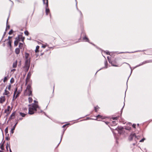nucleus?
Listing matches in <instances>:
<instances>
[{"mask_svg":"<svg viewBox=\"0 0 152 152\" xmlns=\"http://www.w3.org/2000/svg\"><path fill=\"white\" fill-rule=\"evenodd\" d=\"M0 148L1 150H3L4 149V146L3 144H2L0 146Z\"/></svg>","mask_w":152,"mask_h":152,"instance_id":"nucleus-34","label":"nucleus"},{"mask_svg":"<svg viewBox=\"0 0 152 152\" xmlns=\"http://www.w3.org/2000/svg\"><path fill=\"white\" fill-rule=\"evenodd\" d=\"M17 123H16L15 124V126H14V127H15V126H16V124H17ZM14 128H15V127H14Z\"/></svg>","mask_w":152,"mask_h":152,"instance_id":"nucleus-48","label":"nucleus"},{"mask_svg":"<svg viewBox=\"0 0 152 152\" xmlns=\"http://www.w3.org/2000/svg\"><path fill=\"white\" fill-rule=\"evenodd\" d=\"M12 109V107H11L10 106H7V108L4 110V113L7 114V116H8L10 113Z\"/></svg>","mask_w":152,"mask_h":152,"instance_id":"nucleus-7","label":"nucleus"},{"mask_svg":"<svg viewBox=\"0 0 152 152\" xmlns=\"http://www.w3.org/2000/svg\"><path fill=\"white\" fill-rule=\"evenodd\" d=\"M29 54L28 53H26L25 54V57H26V60H27V59H30L28 58Z\"/></svg>","mask_w":152,"mask_h":152,"instance_id":"nucleus-27","label":"nucleus"},{"mask_svg":"<svg viewBox=\"0 0 152 152\" xmlns=\"http://www.w3.org/2000/svg\"><path fill=\"white\" fill-rule=\"evenodd\" d=\"M83 40H85L86 42H88L89 41L88 38L86 36H85L83 38Z\"/></svg>","mask_w":152,"mask_h":152,"instance_id":"nucleus-20","label":"nucleus"},{"mask_svg":"<svg viewBox=\"0 0 152 152\" xmlns=\"http://www.w3.org/2000/svg\"><path fill=\"white\" fill-rule=\"evenodd\" d=\"M3 95L6 96L7 97H9L10 96V94L9 90L5 89L4 92L3 93Z\"/></svg>","mask_w":152,"mask_h":152,"instance_id":"nucleus-10","label":"nucleus"},{"mask_svg":"<svg viewBox=\"0 0 152 152\" xmlns=\"http://www.w3.org/2000/svg\"><path fill=\"white\" fill-rule=\"evenodd\" d=\"M9 147L10 148V143H8V142H7V145H6V149H7V150L8 151V147Z\"/></svg>","mask_w":152,"mask_h":152,"instance_id":"nucleus-19","label":"nucleus"},{"mask_svg":"<svg viewBox=\"0 0 152 152\" xmlns=\"http://www.w3.org/2000/svg\"><path fill=\"white\" fill-rule=\"evenodd\" d=\"M20 92L19 91H18V88H16L13 94V97L12 99L13 100H15V99L19 96L20 94Z\"/></svg>","mask_w":152,"mask_h":152,"instance_id":"nucleus-4","label":"nucleus"},{"mask_svg":"<svg viewBox=\"0 0 152 152\" xmlns=\"http://www.w3.org/2000/svg\"><path fill=\"white\" fill-rule=\"evenodd\" d=\"M67 125V124H65V125H64L63 126H62V128H64Z\"/></svg>","mask_w":152,"mask_h":152,"instance_id":"nucleus-43","label":"nucleus"},{"mask_svg":"<svg viewBox=\"0 0 152 152\" xmlns=\"http://www.w3.org/2000/svg\"><path fill=\"white\" fill-rule=\"evenodd\" d=\"M8 80V78L7 77H4V80H3V82L4 83H5L6 81H7Z\"/></svg>","mask_w":152,"mask_h":152,"instance_id":"nucleus-31","label":"nucleus"},{"mask_svg":"<svg viewBox=\"0 0 152 152\" xmlns=\"http://www.w3.org/2000/svg\"><path fill=\"white\" fill-rule=\"evenodd\" d=\"M43 4H45L46 7V15H48L50 12V10L48 8V0H43Z\"/></svg>","mask_w":152,"mask_h":152,"instance_id":"nucleus-5","label":"nucleus"},{"mask_svg":"<svg viewBox=\"0 0 152 152\" xmlns=\"http://www.w3.org/2000/svg\"><path fill=\"white\" fill-rule=\"evenodd\" d=\"M96 117L98 118H101L102 119H103L104 118L102 116H101L100 115H98Z\"/></svg>","mask_w":152,"mask_h":152,"instance_id":"nucleus-22","label":"nucleus"},{"mask_svg":"<svg viewBox=\"0 0 152 152\" xmlns=\"http://www.w3.org/2000/svg\"><path fill=\"white\" fill-rule=\"evenodd\" d=\"M28 100L29 102L30 103L32 102V101H33V99H32V98L31 97H29L28 98Z\"/></svg>","mask_w":152,"mask_h":152,"instance_id":"nucleus-26","label":"nucleus"},{"mask_svg":"<svg viewBox=\"0 0 152 152\" xmlns=\"http://www.w3.org/2000/svg\"><path fill=\"white\" fill-rule=\"evenodd\" d=\"M108 61L111 64L112 66L118 67L119 66V64L118 62V59L115 58L114 60L110 59L109 56L107 57Z\"/></svg>","mask_w":152,"mask_h":152,"instance_id":"nucleus-2","label":"nucleus"},{"mask_svg":"<svg viewBox=\"0 0 152 152\" xmlns=\"http://www.w3.org/2000/svg\"><path fill=\"white\" fill-rule=\"evenodd\" d=\"M23 47V44L21 43H19V48L21 49Z\"/></svg>","mask_w":152,"mask_h":152,"instance_id":"nucleus-18","label":"nucleus"},{"mask_svg":"<svg viewBox=\"0 0 152 152\" xmlns=\"http://www.w3.org/2000/svg\"><path fill=\"white\" fill-rule=\"evenodd\" d=\"M17 63H18V61L16 60L14 62V63H13V64L12 65V67L14 68L16 67L17 66Z\"/></svg>","mask_w":152,"mask_h":152,"instance_id":"nucleus-14","label":"nucleus"},{"mask_svg":"<svg viewBox=\"0 0 152 152\" xmlns=\"http://www.w3.org/2000/svg\"><path fill=\"white\" fill-rule=\"evenodd\" d=\"M39 46L37 45L36 47V48L35 50V52L36 53H37L39 52Z\"/></svg>","mask_w":152,"mask_h":152,"instance_id":"nucleus-17","label":"nucleus"},{"mask_svg":"<svg viewBox=\"0 0 152 152\" xmlns=\"http://www.w3.org/2000/svg\"><path fill=\"white\" fill-rule=\"evenodd\" d=\"M20 36H18L17 37L15 38V39L19 42V41H20Z\"/></svg>","mask_w":152,"mask_h":152,"instance_id":"nucleus-21","label":"nucleus"},{"mask_svg":"<svg viewBox=\"0 0 152 152\" xmlns=\"http://www.w3.org/2000/svg\"><path fill=\"white\" fill-rule=\"evenodd\" d=\"M10 26H7L6 29H9L10 28Z\"/></svg>","mask_w":152,"mask_h":152,"instance_id":"nucleus-42","label":"nucleus"},{"mask_svg":"<svg viewBox=\"0 0 152 152\" xmlns=\"http://www.w3.org/2000/svg\"><path fill=\"white\" fill-rule=\"evenodd\" d=\"M28 114L30 115H32L36 112L39 113L42 112V111L40 109V107L38 105L36 104H32L29 105Z\"/></svg>","mask_w":152,"mask_h":152,"instance_id":"nucleus-1","label":"nucleus"},{"mask_svg":"<svg viewBox=\"0 0 152 152\" xmlns=\"http://www.w3.org/2000/svg\"><path fill=\"white\" fill-rule=\"evenodd\" d=\"M10 152H12V151L10 149Z\"/></svg>","mask_w":152,"mask_h":152,"instance_id":"nucleus-47","label":"nucleus"},{"mask_svg":"<svg viewBox=\"0 0 152 152\" xmlns=\"http://www.w3.org/2000/svg\"><path fill=\"white\" fill-rule=\"evenodd\" d=\"M119 117V116H117V117H114L112 118V119H113V120H117Z\"/></svg>","mask_w":152,"mask_h":152,"instance_id":"nucleus-30","label":"nucleus"},{"mask_svg":"<svg viewBox=\"0 0 152 152\" xmlns=\"http://www.w3.org/2000/svg\"><path fill=\"white\" fill-rule=\"evenodd\" d=\"M99 107L98 106L96 107H94V109L96 112H97L99 108Z\"/></svg>","mask_w":152,"mask_h":152,"instance_id":"nucleus-32","label":"nucleus"},{"mask_svg":"<svg viewBox=\"0 0 152 152\" xmlns=\"http://www.w3.org/2000/svg\"><path fill=\"white\" fill-rule=\"evenodd\" d=\"M134 137H136V135L134 133H132L129 136V141H132Z\"/></svg>","mask_w":152,"mask_h":152,"instance_id":"nucleus-11","label":"nucleus"},{"mask_svg":"<svg viewBox=\"0 0 152 152\" xmlns=\"http://www.w3.org/2000/svg\"><path fill=\"white\" fill-rule=\"evenodd\" d=\"M43 54V53H42L41 54V55H42Z\"/></svg>","mask_w":152,"mask_h":152,"instance_id":"nucleus-54","label":"nucleus"},{"mask_svg":"<svg viewBox=\"0 0 152 152\" xmlns=\"http://www.w3.org/2000/svg\"><path fill=\"white\" fill-rule=\"evenodd\" d=\"M12 38V37L9 36L8 37V39H7V40H8V42L7 43V45L8 47H9L10 48L12 47L11 44L12 42V40L11 39Z\"/></svg>","mask_w":152,"mask_h":152,"instance_id":"nucleus-9","label":"nucleus"},{"mask_svg":"<svg viewBox=\"0 0 152 152\" xmlns=\"http://www.w3.org/2000/svg\"><path fill=\"white\" fill-rule=\"evenodd\" d=\"M14 82V79L13 78H12L10 80V82L11 83H12Z\"/></svg>","mask_w":152,"mask_h":152,"instance_id":"nucleus-29","label":"nucleus"},{"mask_svg":"<svg viewBox=\"0 0 152 152\" xmlns=\"http://www.w3.org/2000/svg\"><path fill=\"white\" fill-rule=\"evenodd\" d=\"M15 70H16V69H12V70H11V72H14V71H15Z\"/></svg>","mask_w":152,"mask_h":152,"instance_id":"nucleus-44","label":"nucleus"},{"mask_svg":"<svg viewBox=\"0 0 152 152\" xmlns=\"http://www.w3.org/2000/svg\"><path fill=\"white\" fill-rule=\"evenodd\" d=\"M6 99L4 96H2L0 97V103H3L5 101Z\"/></svg>","mask_w":152,"mask_h":152,"instance_id":"nucleus-12","label":"nucleus"},{"mask_svg":"<svg viewBox=\"0 0 152 152\" xmlns=\"http://www.w3.org/2000/svg\"><path fill=\"white\" fill-rule=\"evenodd\" d=\"M145 139L144 138H143V139H142L140 141V142H143L144 140H145Z\"/></svg>","mask_w":152,"mask_h":152,"instance_id":"nucleus-41","label":"nucleus"},{"mask_svg":"<svg viewBox=\"0 0 152 152\" xmlns=\"http://www.w3.org/2000/svg\"><path fill=\"white\" fill-rule=\"evenodd\" d=\"M136 124H133V125H132V126L134 128H135V127H136Z\"/></svg>","mask_w":152,"mask_h":152,"instance_id":"nucleus-39","label":"nucleus"},{"mask_svg":"<svg viewBox=\"0 0 152 152\" xmlns=\"http://www.w3.org/2000/svg\"><path fill=\"white\" fill-rule=\"evenodd\" d=\"M31 73L30 72H29L27 74V77L26 80V85L28 83L30 82Z\"/></svg>","mask_w":152,"mask_h":152,"instance_id":"nucleus-8","label":"nucleus"},{"mask_svg":"<svg viewBox=\"0 0 152 152\" xmlns=\"http://www.w3.org/2000/svg\"><path fill=\"white\" fill-rule=\"evenodd\" d=\"M6 33V32H4V36L5 35Z\"/></svg>","mask_w":152,"mask_h":152,"instance_id":"nucleus-49","label":"nucleus"},{"mask_svg":"<svg viewBox=\"0 0 152 152\" xmlns=\"http://www.w3.org/2000/svg\"><path fill=\"white\" fill-rule=\"evenodd\" d=\"M105 123L107 124L109 123L108 122H105Z\"/></svg>","mask_w":152,"mask_h":152,"instance_id":"nucleus-50","label":"nucleus"},{"mask_svg":"<svg viewBox=\"0 0 152 152\" xmlns=\"http://www.w3.org/2000/svg\"><path fill=\"white\" fill-rule=\"evenodd\" d=\"M24 34L26 35L27 36H28L29 34V33L27 31H26L24 32Z\"/></svg>","mask_w":152,"mask_h":152,"instance_id":"nucleus-33","label":"nucleus"},{"mask_svg":"<svg viewBox=\"0 0 152 152\" xmlns=\"http://www.w3.org/2000/svg\"><path fill=\"white\" fill-rule=\"evenodd\" d=\"M20 48H16L15 50V53L17 54H18L20 52Z\"/></svg>","mask_w":152,"mask_h":152,"instance_id":"nucleus-15","label":"nucleus"},{"mask_svg":"<svg viewBox=\"0 0 152 152\" xmlns=\"http://www.w3.org/2000/svg\"><path fill=\"white\" fill-rule=\"evenodd\" d=\"M26 110V111H27V109H24V110Z\"/></svg>","mask_w":152,"mask_h":152,"instance_id":"nucleus-52","label":"nucleus"},{"mask_svg":"<svg viewBox=\"0 0 152 152\" xmlns=\"http://www.w3.org/2000/svg\"><path fill=\"white\" fill-rule=\"evenodd\" d=\"M125 129H126L129 130L131 129V127H129V128L128 127V128H127V127H126L125 128Z\"/></svg>","mask_w":152,"mask_h":152,"instance_id":"nucleus-40","label":"nucleus"},{"mask_svg":"<svg viewBox=\"0 0 152 152\" xmlns=\"http://www.w3.org/2000/svg\"><path fill=\"white\" fill-rule=\"evenodd\" d=\"M26 91V95L29 96H32V88L31 87V84L30 83L28 84L27 86Z\"/></svg>","mask_w":152,"mask_h":152,"instance_id":"nucleus-3","label":"nucleus"},{"mask_svg":"<svg viewBox=\"0 0 152 152\" xmlns=\"http://www.w3.org/2000/svg\"><path fill=\"white\" fill-rule=\"evenodd\" d=\"M148 62H148V61H144V62H143L142 63V64H141V65H142V64H146V63H148Z\"/></svg>","mask_w":152,"mask_h":152,"instance_id":"nucleus-37","label":"nucleus"},{"mask_svg":"<svg viewBox=\"0 0 152 152\" xmlns=\"http://www.w3.org/2000/svg\"><path fill=\"white\" fill-rule=\"evenodd\" d=\"M20 115H21L22 117H24L26 115V114L20 112Z\"/></svg>","mask_w":152,"mask_h":152,"instance_id":"nucleus-23","label":"nucleus"},{"mask_svg":"<svg viewBox=\"0 0 152 152\" xmlns=\"http://www.w3.org/2000/svg\"><path fill=\"white\" fill-rule=\"evenodd\" d=\"M15 114H16V112L15 111V112H13L11 114V115L10 116V118H9V120H11L12 119L14 118H15Z\"/></svg>","mask_w":152,"mask_h":152,"instance_id":"nucleus-13","label":"nucleus"},{"mask_svg":"<svg viewBox=\"0 0 152 152\" xmlns=\"http://www.w3.org/2000/svg\"><path fill=\"white\" fill-rule=\"evenodd\" d=\"M30 59H27L26 60L25 62V64L24 66V68H25V71L27 72L30 66Z\"/></svg>","mask_w":152,"mask_h":152,"instance_id":"nucleus-6","label":"nucleus"},{"mask_svg":"<svg viewBox=\"0 0 152 152\" xmlns=\"http://www.w3.org/2000/svg\"><path fill=\"white\" fill-rule=\"evenodd\" d=\"M14 128H12L11 130V132L12 133V134H13L14 132Z\"/></svg>","mask_w":152,"mask_h":152,"instance_id":"nucleus-38","label":"nucleus"},{"mask_svg":"<svg viewBox=\"0 0 152 152\" xmlns=\"http://www.w3.org/2000/svg\"><path fill=\"white\" fill-rule=\"evenodd\" d=\"M42 47L43 48H45L46 47V45H43L42 46Z\"/></svg>","mask_w":152,"mask_h":152,"instance_id":"nucleus-45","label":"nucleus"},{"mask_svg":"<svg viewBox=\"0 0 152 152\" xmlns=\"http://www.w3.org/2000/svg\"><path fill=\"white\" fill-rule=\"evenodd\" d=\"M111 124L112 126H115L117 124L116 123L115 121H113L112 122Z\"/></svg>","mask_w":152,"mask_h":152,"instance_id":"nucleus-28","label":"nucleus"},{"mask_svg":"<svg viewBox=\"0 0 152 152\" xmlns=\"http://www.w3.org/2000/svg\"><path fill=\"white\" fill-rule=\"evenodd\" d=\"M20 40H21L24 43V41L25 39V37H23L22 36H20Z\"/></svg>","mask_w":152,"mask_h":152,"instance_id":"nucleus-25","label":"nucleus"},{"mask_svg":"<svg viewBox=\"0 0 152 152\" xmlns=\"http://www.w3.org/2000/svg\"><path fill=\"white\" fill-rule=\"evenodd\" d=\"M79 42V41H78V42H76V43H77V42Z\"/></svg>","mask_w":152,"mask_h":152,"instance_id":"nucleus-53","label":"nucleus"},{"mask_svg":"<svg viewBox=\"0 0 152 152\" xmlns=\"http://www.w3.org/2000/svg\"><path fill=\"white\" fill-rule=\"evenodd\" d=\"M13 30H11L9 32V34L10 35L11 34L13 33Z\"/></svg>","mask_w":152,"mask_h":152,"instance_id":"nucleus-35","label":"nucleus"},{"mask_svg":"<svg viewBox=\"0 0 152 152\" xmlns=\"http://www.w3.org/2000/svg\"><path fill=\"white\" fill-rule=\"evenodd\" d=\"M8 128L7 127L5 129V132L6 134H7L8 133Z\"/></svg>","mask_w":152,"mask_h":152,"instance_id":"nucleus-36","label":"nucleus"},{"mask_svg":"<svg viewBox=\"0 0 152 152\" xmlns=\"http://www.w3.org/2000/svg\"><path fill=\"white\" fill-rule=\"evenodd\" d=\"M11 84H10L6 86L5 89L10 91L11 90Z\"/></svg>","mask_w":152,"mask_h":152,"instance_id":"nucleus-16","label":"nucleus"},{"mask_svg":"<svg viewBox=\"0 0 152 152\" xmlns=\"http://www.w3.org/2000/svg\"><path fill=\"white\" fill-rule=\"evenodd\" d=\"M18 42L16 40L14 42V45L15 46H17L18 44Z\"/></svg>","mask_w":152,"mask_h":152,"instance_id":"nucleus-24","label":"nucleus"},{"mask_svg":"<svg viewBox=\"0 0 152 152\" xmlns=\"http://www.w3.org/2000/svg\"><path fill=\"white\" fill-rule=\"evenodd\" d=\"M6 139H7V140H8V138H7H7H6Z\"/></svg>","mask_w":152,"mask_h":152,"instance_id":"nucleus-51","label":"nucleus"},{"mask_svg":"<svg viewBox=\"0 0 152 152\" xmlns=\"http://www.w3.org/2000/svg\"><path fill=\"white\" fill-rule=\"evenodd\" d=\"M107 55L109 54V52H107Z\"/></svg>","mask_w":152,"mask_h":152,"instance_id":"nucleus-46","label":"nucleus"},{"mask_svg":"<svg viewBox=\"0 0 152 152\" xmlns=\"http://www.w3.org/2000/svg\"><path fill=\"white\" fill-rule=\"evenodd\" d=\"M80 39H81V38H80L79 39V40H80Z\"/></svg>","mask_w":152,"mask_h":152,"instance_id":"nucleus-55","label":"nucleus"}]
</instances>
